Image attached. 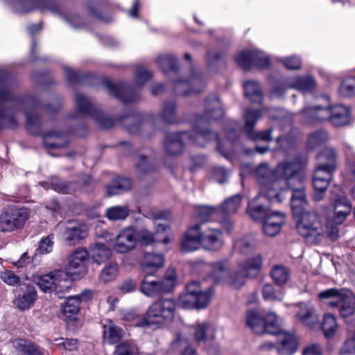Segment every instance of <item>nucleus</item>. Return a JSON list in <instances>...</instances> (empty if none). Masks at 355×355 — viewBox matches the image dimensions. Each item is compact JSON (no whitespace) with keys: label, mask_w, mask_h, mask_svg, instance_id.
<instances>
[{"label":"nucleus","mask_w":355,"mask_h":355,"mask_svg":"<svg viewBox=\"0 0 355 355\" xmlns=\"http://www.w3.org/2000/svg\"><path fill=\"white\" fill-rule=\"evenodd\" d=\"M137 244V230L128 227L116 237L113 249L118 253H125L133 250Z\"/></svg>","instance_id":"nucleus-17"},{"label":"nucleus","mask_w":355,"mask_h":355,"mask_svg":"<svg viewBox=\"0 0 355 355\" xmlns=\"http://www.w3.org/2000/svg\"><path fill=\"white\" fill-rule=\"evenodd\" d=\"M105 85L110 94L125 103L133 101L135 99V88L132 86L124 84L114 85L109 80L105 81Z\"/></svg>","instance_id":"nucleus-28"},{"label":"nucleus","mask_w":355,"mask_h":355,"mask_svg":"<svg viewBox=\"0 0 355 355\" xmlns=\"http://www.w3.org/2000/svg\"><path fill=\"white\" fill-rule=\"evenodd\" d=\"M196 295V309H203L207 307L211 302L214 295V290L212 288H209L207 290L202 291L200 284L198 282Z\"/></svg>","instance_id":"nucleus-48"},{"label":"nucleus","mask_w":355,"mask_h":355,"mask_svg":"<svg viewBox=\"0 0 355 355\" xmlns=\"http://www.w3.org/2000/svg\"><path fill=\"white\" fill-rule=\"evenodd\" d=\"M285 214L279 211H274L265 218L263 223V230L264 233L269 236H275L285 223Z\"/></svg>","instance_id":"nucleus-23"},{"label":"nucleus","mask_w":355,"mask_h":355,"mask_svg":"<svg viewBox=\"0 0 355 355\" xmlns=\"http://www.w3.org/2000/svg\"><path fill=\"white\" fill-rule=\"evenodd\" d=\"M297 178L292 184H288L293 191L291 197V208L294 218H297L303 213L308 211V202L304 192V181L305 175L302 171V168L295 174Z\"/></svg>","instance_id":"nucleus-9"},{"label":"nucleus","mask_w":355,"mask_h":355,"mask_svg":"<svg viewBox=\"0 0 355 355\" xmlns=\"http://www.w3.org/2000/svg\"><path fill=\"white\" fill-rule=\"evenodd\" d=\"M162 117L165 121L173 123L175 119V104L173 102L166 103L162 109Z\"/></svg>","instance_id":"nucleus-62"},{"label":"nucleus","mask_w":355,"mask_h":355,"mask_svg":"<svg viewBox=\"0 0 355 355\" xmlns=\"http://www.w3.org/2000/svg\"><path fill=\"white\" fill-rule=\"evenodd\" d=\"M321 327L326 338H333L338 329L336 316L329 313H325L323 316Z\"/></svg>","instance_id":"nucleus-44"},{"label":"nucleus","mask_w":355,"mask_h":355,"mask_svg":"<svg viewBox=\"0 0 355 355\" xmlns=\"http://www.w3.org/2000/svg\"><path fill=\"white\" fill-rule=\"evenodd\" d=\"M295 313L296 320L309 328H313L318 322L315 307L310 303L302 302L297 304Z\"/></svg>","instance_id":"nucleus-21"},{"label":"nucleus","mask_w":355,"mask_h":355,"mask_svg":"<svg viewBox=\"0 0 355 355\" xmlns=\"http://www.w3.org/2000/svg\"><path fill=\"white\" fill-rule=\"evenodd\" d=\"M176 303L171 298L159 299L148 308L143 324L153 329L162 328L169 324L175 318Z\"/></svg>","instance_id":"nucleus-5"},{"label":"nucleus","mask_w":355,"mask_h":355,"mask_svg":"<svg viewBox=\"0 0 355 355\" xmlns=\"http://www.w3.org/2000/svg\"><path fill=\"white\" fill-rule=\"evenodd\" d=\"M245 321L246 326L254 333L257 334L265 333L264 318L257 310H248L246 312Z\"/></svg>","instance_id":"nucleus-32"},{"label":"nucleus","mask_w":355,"mask_h":355,"mask_svg":"<svg viewBox=\"0 0 355 355\" xmlns=\"http://www.w3.org/2000/svg\"><path fill=\"white\" fill-rule=\"evenodd\" d=\"M329 139L328 134L324 130H318L311 133L308 139V144L311 148H315L325 143Z\"/></svg>","instance_id":"nucleus-56"},{"label":"nucleus","mask_w":355,"mask_h":355,"mask_svg":"<svg viewBox=\"0 0 355 355\" xmlns=\"http://www.w3.org/2000/svg\"><path fill=\"white\" fill-rule=\"evenodd\" d=\"M164 257L161 254L146 253L141 261V268L144 272L153 275L159 268L163 267Z\"/></svg>","instance_id":"nucleus-29"},{"label":"nucleus","mask_w":355,"mask_h":355,"mask_svg":"<svg viewBox=\"0 0 355 355\" xmlns=\"http://www.w3.org/2000/svg\"><path fill=\"white\" fill-rule=\"evenodd\" d=\"M129 214L127 205H114L106 209L105 216L110 221H120L125 220Z\"/></svg>","instance_id":"nucleus-43"},{"label":"nucleus","mask_w":355,"mask_h":355,"mask_svg":"<svg viewBox=\"0 0 355 355\" xmlns=\"http://www.w3.org/2000/svg\"><path fill=\"white\" fill-rule=\"evenodd\" d=\"M263 257L260 254H256L249 257L240 265V269L246 276H256L262 268Z\"/></svg>","instance_id":"nucleus-33"},{"label":"nucleus","mask_w":355,"mask_h":355,"mask_svg":"<svg viewBox=\"0 0 355 355\" xmlns=\"http://www.w3.org/2000/svg\"><path fill=\"white\" fill-rule=\"evenodd\" d=\"M157 65L166 72L168 69L175 71L177 69V59L173 55H162L156 58Z\"/></svg>","instance_id":"nucleus-53"},{"label":"nucleus","mask_w":355,"mask_h":355,"mask_svg":"<svg viewBox=\"0 0 355 355\" xmlns=\"http://www.w3.org/2000/svg\"><path fill=\"white\" fill-rule=\"evenodd\" d=\"M58 347L62 350L73 351L78 347V341L76 339L56 338L55 340Z\"/></svg>","instance_id":"nucleus-63"},{"label":"nucleus","mask_w":355,"mask_h":355,"mask_svg":"<svg viewBox=\"0 0 355 355\" xmlns=\"http://www.w3.org/2000/svg\"><path fill=\"white\" fill-rule=\"evenodd\" d=\"M202 248V232L198 225L188 229L181 242L180 249L184 252H190Z\"/></svg>","instance_id":"nucleus-19"},{"label":"nucleus","mask_w":355,"mask_h":355,"mask_svg":"<svg viewBox=\"0 0 355 355\" xmlns=\"http://www.w3.org/2000/svg\"><path fill=\"white\" fill-rule=\"evenodd\" d=\"M247 277L243 270L239 269L238 272L231 274L228 284L233 288L239 289L245 284V278Z\"/></svg>","instance_id":"nucleus-61"},{"label":"nucleus","mask_w":355,"mask_h":355,"mask_svg":"<svg viewBox=\"0 0 355 355\" xmlns=\"http://www.w3.org/2000/svg\"><path fill=\"white\" fill-rule=\"evenodd\" d=\"M335 170L334 164H319L313 177V185L316 191H326Z\"/></svg>","instance_id":"nucleus-18"},{"label":"nucleus","mask_w":355,"mask_h":355,"mask_svg":"<svg viewBox=\"0 0 355 355\" xmlns=\"http://www.w3.org/2000/svg\"><path fill=\"white\" fill-rule=\"evenodd\" d=\"M216 212L214 207L200 205L198 206L195 210V217L198 221L206 222Z\"/></svg>","instance_id":"nucleus-57"},{"label":"nucleus","mask_w":355,"mask_h":355,"mask_svg":"<svg viewBox=\"0 0 355 355\" xmlns=\"http://www.w3.org/2000/svg\"><path fill=\"white\" fill-rule=\"evenodd\" d=\"M89 254L94 262L101 263L110 257L111 251L105 244L98 243L90 248Z\"/></svg>","instance_id":"nucleus-42"},{"label":"nucleus","mask_w":355,"mask_h":355,"mask_svg":"<svg viewBox=\"0 0 355 355\" xmlns=\"http://www.w3.org/2000/svg\"><path fill=\"white\" fill-rule=\"evenodd\" d=\"M37 297V293L33 285H27L26 291L15 300V304L21 310L28 309L33 304Z\"/></svg>","instance_id":"nucleus-39"},{"label":"nucleus","mask_w":355,"mask_h":355,"mask_svg":"<svg viewBox=\"0 0 355 355\" xmlns=\"http://www.w3.org/2000/svg\"><path fill=\"white\" fill-rule=\"evenodd\" d=\"M241 202V197L240 195H235L227 199L221 205V210L225 214L230 215L236 212Z\"/></svg>","instance_id":"nucleus-55"},{"label":"nucleus","mask_w":355,"mask_h":355,"mask_svg":"<svg viewBox=\"0 0 355 355\" xmlns=\"http://www.w3.org/2000/svg\"><path fill=\"white\" fill-rule=\"evenodd\" d=\"M205 83L198 73H193L190 78L184 81L177 80L175 84V91L182 94H198L204 88Z\"/></svg>","instance_id":"nucleus-20"},{"label":"nucleus","mask_w":355,"mask_h":355,"mask_svg":"<svg viewBox=\"0 0 355 355\" xmlns=\"http://www.w3.org/2000/svg\"><path fill=\"white\" fill-rule=\"evenodd\" d=\"M33 281L44 293L54 292L60 298L72 286V277L62 270L33 276Z\"/></svg>","instance_id":"nucleus-6"},{"label":"nucleus","mask_w":355,"mask_h":355,"mask_svg":"<svg viewBox=\"0 0 355 355\" xmlns=\"http://www.w3.org/2000/svg\"><path fill=\"white\" fill-rule=\"evenodd\" d=\"M318 297L331 309L336 310L346 322L355 315V295L348 290L329 288L320 292Z\"/></svg>","instance_id":"nucleus-4"},{"label":"nucleus","mask_w":355,"mask_h":355,"mask_svg":"<svg viewBox=\"0 0 355 355\" xmlns=\"http://www.w3.org/2000/svg\"><path fill=\"white\" fill-rule=\"evenodd\" d=\"M89 257L87 251L83 248L76 250L69 257V272L73 279L84 277L87 272V261Z\"/></svg>","instance_id":"nucleus-14"},{"label":"nucleus","mask_w":355,"mask_h":355,"mask_svg":"<svg viewBox=\"0 0 355 355\" xmlns=\"http://www.w3.org/2000/svg\"><path fill=\"white\" fill-rule=\"evenodd\" d=\"M103 341L110 345L118 344L122 339L123 330L111 320H106L103 324Z\"/></svg>","instance_id":"nucleus-30"},{"label":"nucleus","mask_w":355,"mask_h":355,"mask_svg":"<svg viewBox=\"0 0 355 355\" xmlns=\"http://www.w3.org/2000/svg\"><path fill=\"white\" fill-rule=\"evenodd\" d=\"M29 217V211L25 208H7L0 216V231L10 232L24 227Z\"/></svg>","instance_id":"nucleus-8"},{"label":"nucleus","mask_w":355,"mask_h":355,"mask_svg":"<svg viewBox=\"0 0 355 355\" xmlns=\"http://www.w3.org/2000/svg\"><path fill=\"white\" fill-rule=\"evenodd\" d=\"M270 276L277 285L286 284L290 277L288 269L281 265L275 266L272 268Z\"/></svg>","instance_id":"nucleus-49"},{"label":"nucleus","mask_w":355,"mask_h":355,"mask_svg":"<svg viewBox=\"0 0 355 355\" xmlns=\"http://www.w3.org/2000/svg\"><path fill=\"white\" fill-rule=\"evenodd\" d=\"M282 320L274 313H268L264 319V325L266 327L265 333L271 334H278Z\"/></svg>","instance_id":"nucleus-50"},{"label":"nucleus","mask_w":355,"mask_h":355,"mask_svg":"<svg viewBox=\"0 0 355 355\" xmlns=\"http://www.w3.org/2000/svg\"><path fill=\"white\" fill-rule=\"evenodd\" d=\"M256 245V240L252 236H247L237 239L234 244V248L242 253H245L252 250Z\"/></svg>","instance_id":"nucleus-54"},{"label":"nucleus","mask_w":355,"mask_h":355,"mask_svg":"<svg viewBox=\"0 0 355 355\" xmlns=\"http://www.w3.org/2000/svg\"><path fill=\"white\" fill-rule=\"evenodd\" d=\"M298 233L304 237L310 238L312 242H318L324 236V230L321 226L318 216L309 211L295 218Z\"/></svg>","instance_id":"nucleus-7"},{"label":"nucleus","mask_w":355,"mask_h":355,"mask_svg":"<svg viewBox=\"0 0 355 355\" xmlns=\"http://www.w3.org/2000/svg\"><path fill=\"white\" fill-rule=\"evenodd\" d=\"M351 210L352 207L347 199L340 198L336 200L334 205V222L337 225L341 224L349 214Z\"/></svg>","instance_id":"nucleus-38"},{"label":"nucleus","mask_w":355,"mask_h":355,"mask_svg":"<svg viewBox=\"0 0 355 355\" xmlns=\"http://www.w3.org/2000/svg\"><path fill=\"white\" fill-rule=\"evenodd\" d=\"M263 110L249 108L246 110L243 116L244 125L243 131L252 139L254 140H261L270 141L272 139L271 133L274 130L273 128L268 130L261 131L254 135L253 128L257 121L261 117Z\"/></svg>","instance_id":"nucleus-11"},{"label":"nucleus","mask_w":355,"mask_h":355,"mask_svg":"<svg viewBox=\"0 0 355 355\" xmlns=\"http://www.w3.org/2000/svg\"><path fill=\"white\" fill-rule=\"evenodd\" d=\"M202 248L209 251H218L223 248V239L220 230L209 229L202 233Z\"/></svg>","instance_id":"nucleus-24"},{"label":"nucleus","mask_w":355,"mask_h":355,"mask_svg":"<svg viewBox=\"0 0 355 355\" xmlns=\"http://www.w3.org/2000/svg\"><path fill=\"white\" fill-rule=\"evenodd\" d=\"M149 275L146 274L141 282L140 291L146 296L154 297L157 295L167 293L160 281L150 280Z\"/></svg>","instance_id":"nucleus-31"},{"label":"nucleus","mask_w":355,"mask_h":355,"mask_svg":"<svg viewBox=\"0 0 355 355\" xmlns=\"http://www.w3.org/2000/svg\"><path fill=\"white\" fill-rule=\"evenodd\" d=\"M159 281L166 293H170L173 291L176 284L177 276L175 270L173 268H168L166 272L164 279Z\"/></svg>","instance_id":"nucleus-59"},{"label":"nucleus","mask_w":355,"mask_h":355,"mask_svg":"<svg viewBox=\"0 0 355 355\" xmlns=\"http://www.w3.org/2000/svg\"><path fill=\"white\" fill-rule=\"evenodd\" d=\"M76 103L80 112L91 114L101 128H110L113 125V119L105 116L101 112L95 110L91 101L84 95L76 94Z\"/></svg>","instance_id":"nucleus-12"},{"label":"nucleus","mask_w":355,"mask_h":355,"mask_svg":"<svg viewBox=\"0 0 355 355\" xmlns=\"http://www.w3.org/2000/svg\"><path fill=\"white\" fill-rule=\"evenodd\" d=\"M290 87L301 91L304 93L312 92L315 88L314 79L309 76H295L288 82Z\"/></svg>","instance_id":"nucleus-36"},{"label":"nucleus","mask_w":355,"mask_h":355,"mask_svg":"<svg viewBox=\"0 0 355 355\" xmlns=\"http://www.w3.org/2000/svg\"><path fill=\"white\" fill-rule=\"evenodd\" d=\"M229 265L227 261H220L212 264L211 277L215 282H220L227 275Z\"/></svg>","instance_id":"nucleus-47"},{"label":"nucleus","mask_w":355,"mask_h":355,"mask_svg":"<svg viewBox=\"0 0 355 355\" xmlns=\"http://www.w3.org/2000/svg\"><path fill=\"white\" fill-rule=\"evenodd\" d=\"M15 10L19 12H27L33 10L44 12L47 10L53 11L55 3L53 0H15Z\"/></svg>","instance_id":"nucleus-22"},{"label":"nucleus","mask_w":355,"mask_h":355,"mask_svg":"<svg viewBox=\"0 0 355 355\" xmlns=\"http://www.w3.org/2000/svg\"><path fill=\"white\" fill-rule=\"evenodd\" d=\"M261 200V199H257L256 196L255 198L251 200L248 205V213L251 218L254 220H264L269 215L268 214L267 208L259 203Z\"/></svg>","instance_id":"nucleus-45"},{"label":"nucleus","mask_w":355,"mask_h":355,"mask_svg":"<svg viewBox=\"0 0 355 355\" xmlns=\"http://www.w3.org/2000/svg\"><path fill=\"white\" fill-rule=\"evenodd\" d=\"M131 187V181L127 178H117L106 187V194L108 196L119 195L128 190Z\"/></svg>","instance_id":"nucleus-41"},{"label":"nucleus","mask_w":355,"mask_h":355,"mask_svg":"<svg viewBox=\"0 0 355 355\" xmlns=\"http://www.w3.org/2000/svg\"><path fill=\"white\" fill-rule=\"evenodd\" d=\"M290 187L281 188L279 185H272L271 183L260 188L257 199L266 198L270 202H281L285 198L284 193Z\"/></svg>","instance_id":"nucleus-26"},{"label":"nucleus","mask_w":355,"mask_h":355,"mask_svg":"<svg viewBox=\"0 0 355 355\" xmlns=\"http://www.w3.org/2000/svg\"><path fill=\"white\" fill-rule=\"evenodd\" d=\"M235 60L239 66L245 69H248L252 64L259 68H265L269 64L268 58L262 52L255 49L239 53L235 57Z\"/></svg>","instance_id":"nucleus-15"},{"label":"nucleus","mask_w":355,"mask_h":355,"mask_svg":"<svg viewBox=\"0 0 355 355\" xmlns=\"http://www.w3.org/2000/svg\"><path fill=\"white\" fill-rule=\"evenodd\" d=\"M245 96L254 103H261L263 96L259 83L254 80H248L244 84Z\"/></svg>","instance_id":"nucleus-40"},{"label":"nucleus","mask_w":355,"mask_h":355,"mask_svg":"<svg viewBox=\"0 0 355 355\" xmlns=\"http://www.w3.org/2000/svg\"><path fill=\"white\" fill-rule=\"evenodd\" d=\"M89 228L84 223H73L67 227L64 232V240L69 245H76L87 237Z\"/></svg>","instance_id":"nucleus-25"},{"label":"nucleus","mask_w":355,"mask_h":355,"mask_svg":"<svg viewBox=\"0 0 355 355\" xmlns=\"http://www.w3.org/2000/svg\"><path fill=\"white\" fill-rule=\"evenodd\" d=\"M118 265L114 263L106 264L102 269L100 275V281L107 283L114 280L118 275Z\"/></svg>","instance_id":"nucleus-52"},{"label":"nucleus","mask_w":355,"mask_h":355,"mask_svg":"<svg viewBox=\"0 0 355 355\" xmlns=\"http://www.w3.org/2000/svg\"><path fill=\"white\" fill-rule=\"evenodd\" d=\"M262 349H271L275 347L281 355H292L297 350V341L291 334L281 331L277 335L275 344L268 343L263 344Z\"/></svg>","instance_id":"nucleus-13"},{"label":"nucleus","mask_w":355,"mask_h":355,"mask_svg":"<svg viewBox=\"0 0 355 355\" xmlns=\"http://www.w3.org/2000/svg\"><path fill=\"white\" fill-rule=\"evenodd\" d=\"M0 277L5 284L10 286H16L20 282V278L9 270L1 271L0 272Z\"/></svg>","instance_id":"nucleus-64"},{"label":"nucleus","mask_w":355,"mask_h":355,"mask_svg":"<svg viewBox=\"0 0 355 355\" xmlns=\"http://www.w3.org/2000/svg\"><path fill=\"white\" fill-rule=\"evenodd\" d=\"M91 291H84L81 293L72 297H68L62 306L63 315L71 320H74L80 311L81 302H87L92 298Z\"/></svg>","instance_id":"nucleus-16"},{"label":"nucleus","mask_w":355,"mask_h":355,"mask_svg":"<svg viewBox=\"0 0 355 355\" xmlns=\"http://www.w3.org/2000/svg\"><path fill=\"white\" fill-rule=\"evenodd\" d=\"M324 104H315L311 107H306L301 111L302 120L305 123H320L329 120L335 126L347 125L350 120V110L343 105L331 107L329 98L323 97Z\"/></svg>","instance_id":"nucleus-3"},{"label":"nucleus","mask_w":355,"mask_h":355,"mask_svg":"<svg viewBox=\"0 0 355 355\" xmlns=\"http://www.w3.org/2000/svg\"><path fill=\"white\" fill-rule=\"evenodd\" d=\"M262 295L266 301L279 302L283 300L284 294L282 289L276 288L270 284H266L263 286Z\"/></svg>","instance_id":"nucleus-46"},{"label":"nucleus","mask_w":355,"mask_h":355,"mask_svg":"<svg viewBox=\"0 0 355 355\" xmlns=\"http://www.w3.org/2000/svg\"><path fill=\"white\" fill-rule=\"evenodd\" d=\"M12 345L17 352L25 355H44L38 346L24 339H15L12 341Z\"/></svg>","instance_id":"nucleus-37"},{"label":"nucleus","mask_w":355,"mask_h":355,"mask_svg":"<svg viewBox=\"0 0 355 355\" xmlns=\"http://www.w3.org/2000/svg\"><path fill=\"white\" fill-rule=\"evenodd\" d=\"M114 354V355H139V349L132 341L125 340L116 345Z\"/></svg>","instance_id":"nucleus-51"},{"label":"nucleus","mask_w":355,"mask_h":355,"mask_svg":"<svg viewBox=\"0 0 355 355\" xmlns=\"http://www.w3.org/2000/svg\"><path fill=\"white\" fill-rule=\"evenodd\" d=\"M338 92L343 97L355 96V78H349L340 84Z\"/></svg>","instance_id":"nucleus-58"},{"label":"nucleus","mask_w":355,"mask_h":355,"mask_svg":"<svg viewBox=\"0 0 355 355\" xmlns=\"http://www.w3.org/2000/svg\"><path fill=\"white\" fill-rule=\"evenodd\" d=\"M193 329L194 338L199 343H205L216 338V328L210 323L198 322L193 325Z\"/></svg>","instance_id":"nucleus-27"},{"label":"nucleus","mask_w":355,"mask_h":355,"mask_svg":"<svg viewBox=\"0 0 355 355\" xmlns=\"http://www.w3.org/2000/svg\"><path fill=\"white\" fill-rule=\"evenodd\" d=\"M12 101L9 107L2 110L0 107V122L10 128H17L18 123L19 112L23 108V103L21 100L13 99L12 94L5 89L0 90V103Z\"/></svg>","instance_id":"nucleus-10"},{"label":"nucleus","mask_w":355,"mask_h":355,"mask_svg":"<svg viewBox=\"0 0 355 355\" xmlns=\"http://www.w3.org/2000/svg\"><path fill=\"white\" fill-rule=\"evenodd\" d=\"M44 144L49 148H62L68 144V139L65 134L57 130H51L44 135Z\"/></svg>","instance_id":"nucleus-34"},{"label":"nucleus","mask_w":355,"mask_h":355,"mask_svg":"<svg viewBox=\"0 0 355 355\" xmlns=\"http://www.w3.org/2000/svg\"><path fill=\"white\" fill-rule=\"evenodd\" d=\"M198 282H194L187 285L186 291L179 298V304L184 309L196 308V293Z\"/></svg>","instance_id":"nucleus-35"},{"label":"nucleus","mask_w":355,"mask_h":355,"mask_svg":"<svg viewBox=\"0 0 355 355\" xmlns=\"http://www.w3.org/2000/svg\"><path fill=\"white\" fill-rule=\"evenodd\" d=\"M26 127L27 130L33 135L37 134L40 130V120L37 116L33 113H26Z\"/></svg>","instance_id":"nucleus-60"},{"label":"nucleus","mask_w":355,"mask_h":355,"mask_svg":"<svg viewBox=\"0 0 355 355\" xmlns=\"http://www.w3.org/2000/svg\"><path fill=\"white\" fill-rule=\"evenodd\" d=\"M301 168V162L293 159L279 163L274 170H271L267 164L261 163L254 169V173L260 188L271 183L272 185H279L282 189L293 183L297 178L295 174Z\"/></svg>","instance_id":"nucleus-2"},{"label":"nucleus","mask_w":355,"mask_h":355,"mask_svg":"<svg viewBox=\"0 0 355 355\" xmlns=\"http://www.w3.org/2000/svg\"><path fill=\"white\" fill-rule=\"evenodd\" d=\"M223 115V110L218 99L215 97L213 100L208 101L205 115L196 119L194 128L190 133L186 132H173L167 135L164 143L166 153L172 156L181 154L184 150V144L186 142V139L198 146H204L210 138L214 137L218 141V150L227 157L230 153L223 150V144L218 141V136L214 132L200 129V125L205 121L218 119Z\"/></svg>","instance_id":"nucleus-1"}]
</instances>
